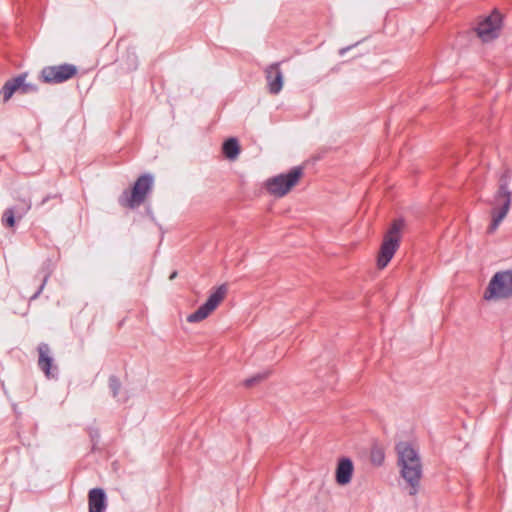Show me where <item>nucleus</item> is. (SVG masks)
I'll return each instance as SVG.
<instances>
[{"instance_id": "obj_19", "label": "nucleus", "mask_w": 512, "mask_h": 512, "mask_svg": "<svg viewBox=\"0 0 512 512\" xmlns=\"http://www.w3.org/2000/svg\"><path fill=\"white\" fill-rule=\"evenodd\" d=\"M23 93L35 92L37 91V86L31 83H25L23 80V85L20 86V89Z\"/></svg>"}, {"instance_id": "obj_20", "label": "nucleus", "mask_w": 512, "mask_h": 512, "mask_svg": "<svg viewBox=\"0 0 512 512\" xmlns=\"http://www.w3.org/2000/svg\"><path fill=\"white\" fill-rule=\"evenodd\" d=\"M46 280H47V278H45V279H44V281H43L42 285L40 286V288H39V290L37 291V293L33 296V298H36V297L41 293V291H42V289H43V287H44V285H45V283H46Z\"/></svg>"}, {"instance_id": "obj_4", "label": "nucleus", "mask_w": 512, "mask_h": 512, "mask_svg": "<svg viewBox=\"0 0 512 512\" xmlns=\"http://www.w3.org/2000/svg\"><path fill=\"white\" fill-rule=\"evenodd\" d=\"M504 24V15L493 9L489 14L478 17L473 31L483 44L491 43L499 38Z\"/></svg>"}, {"instance_id": "obj_13", "label": "nucleus", "mask_w": 512, "mask_h": 512, "mask_svg": "<svg viewBox=\"0 0 512 512\" xmlns=\"http://www.w3.org/2000/svg\"><path fill=\"white\" fill-rule=\"evenodd\" d=\"M89 512H103L106 508V495L103 489L93 488L88 494Z\"/></svg>"}, {"instance_id": "obj_9", "label": "nucleus", "mask_w": 512, "mask_h": 512, "mask_svg": "<svg viewBox=\"0 0 512 512\" xmlns=\"http://www.w3.org/2000/svg\"><path fill=\"white\" fill-rule=\"evenodd\" d=\"M227 289L224 285L218 287L207 299V301L201 305L194 313L187 317V321L190 323H196L207 318L222 302L226 295Z\"/></svg>"}, {"instance_id": "obj_21", "label": "nucleus", "mask_w": 512, "mask_h": 512, "mask_svg": "<svg viewBox=\"0 0 512 512\" xmlns=\"http://www.w3.org/2000/svg\"><path fill=\"white\" fill-rule=\"evenodd\" d=\"M176 277H177V271H174V272H172V273L170 274V276H169V280H173V279H175Z\"/></svg>"}, {"instance_id": "obj_1", "label": "nucleus", "mask_w": 512, "mask_h": 512, "mask_svg": "<svg viewBox=\"0 0 512 512\" xmlns=\"http://www.w3.org/2000/svg\"><path fill=\"white\" fill-rule=\"evenodd\" d=\"M401 476L409 486V493L416 494L422 477V463L418 449L410 442L396 446Z\"/></svg>"}, {"instance_id": "obj_18", "label": "nucleus", "mask_w": 512, "mask_h": 512, "mask_svg": "<svg viewBox=\"0 0 512 512\" xmlns=\"http://www.w3.org/2000/svg\"><path fill=\"white\" fill-rule=\"evenodd\" d=\"M384 460V452L382 449H375L372 452V461L380 465Z\"/></svg>"}, {"instance_id": "obj_10", "label": "nucleus", "mask_w": 512, "mask_h": 512, "mask_svg": "<svg viewBox=\"0 0 512 512\" xmlns=\"http://www.w3.org/2000/svg\"><path fill=\"white\" fill-rule=\"evenodd\" d=\"M354 465L350 458L340 457L335 468V481L340 486H346L352 481Z\"/></svg>"}, {"instance_id": "obj_8", "label": "nucleus", "mask_w": 512, "mask_h": 512, "mask_svg": "<svg viewBox=\"0 0 512 512\" xmlns=\"http://www.w3.org/2000/svg\"><path fill=\"white\" fill-rule=\"evenodd\" d=\"M77 73L78 69L73 64L51 65L41 70L39 79L46 84H60L72 79Z\"/></svg>"}, {"instance_id": "obj_15", "label": "nucleus", "mask_w": 512, "mask_h": 512, "mask_svg": "<svg viewBox=\"0 0 512 512\" xmlns=\"http://www.w3.org/2000/svg\"><path fill=\"white\" fill-rule=\"evenodd\" d=\"M26 79V74H21L11 80H8L1 89V94L3 96V101L7 102L12 95L20 89V86L23 85V80Z\"/></svg>"}, {"instance_id": "obj_5", "label": "nucleus", "mask_w": 512, "mask_h": 512, "mask_svg": "<svg viewBox=\"0 0 512 512\" xmlns=\"http://www.w3.org/2000/svg\"><path fill=\"white\" fill-rule=\"evenodd\" d=\"M512 297V269L497 271L489 280L484 292L483 300L496 302Z\"/></svg>"}, {"instance_id": "obj_2", "label": "nucleus", "mask_w": 512, "mask_h": 512, "mask_svg": "<svg viewBox=\"0 0 512 512\" xmlns=\"http://www.w3.org/2000/svg\"><path fill=\"white\" fill-rule=\"evenodd\" d=\"M303 177L304 168L295 166L268 178L263 182V190L273 198H284L300 184Z\"/></svg>"}, {"instance_id": "obj_12", "label": "nucleus", "mask_w": 512, "mask_h": 512, "mask_svg": "<svg viewBox=\"0 0 512 512\" xmlns=\"http://www.w3.org/2000/svg\"><path fill=\"white\" fill-rule=\"evenodd\" d=\"M266 81L270 93L277 94L280 92L283 85V76L277 65H271L266 70Z\"/></svg>"}, {"instance_id": "obj_7", "label": "nucleus", "mask_w": 512, "mask_h": 512, "mask_svg": "<svg viewBox=\"0 0 512 512\" xmlns=\"http://www.w3.org/2000/svg\"><path fill=\"white\" fill-rule=\"evenodd\" d=\"M512 202V192L507 184L500 185L492 201L491 223L488 233L492 234L498 228L501 221L506 217Z\"/></svg>"}, {"instance_id": "obj_6", "label": "nucleus", "mask_w": 512, "mask_h": 512, "mask_svg": "<svg viewBox=\"0 0 512 512\" xmlns=\"http://www.w3.org/2000/svg\"><path fill=\"white\" fill-rule=\"evenodd\" d=\"M153 186V176L150 174L141 175L134 183L132 190H125L119 197V204L123 207L135 209L146 199Z\"/></svg>"}, {"instance_id": "obj_22", "label": "nucleus", "mask_w": 512, "mask_h": 512, "mask_svg": "<svg viewBox=\"0 0 512 512\" xmlns=\"http://www.w3.org/2000/svg\"><path fill=\"white\" fill-rule=\"evenodd\" d=\"M269 376V372L263 373L261 376H258V379H266Z\"/></svg>"}, {"instance_id": "obj_16", "label": "nucleus", "mask_w": 512, "mask_h": 512, "mask_svg": "<svg viewBox=\"0 0 512 512\" xmlns=\"http://www.w3.org/2000/svg\"><path fill=\"white\" fill-rule=\"evenodd\" d=\"M30 207L29 203H24L19 210H15L14 208L6 209L2 216V223L7 227H13L15 225V215L18 213V217L21 218Z\"/></svg>"}, {"instance_id": "obj_14", "label": "nucleus", "mask_w": 512, "mask_h": 512, "mask_svg": "<svg viewBox=\"0 0 512 512\" xmlns=\"http://www.w3.org/2000/svg\"><path fill=\"white\" fill-rule=\"evenodd\" d=\"M221 152L225 159L231 162L236 161L241 152L238 139L235 137L226 139L222 144Z\"/></svg>"}, {"instance_id": "obj_3", "label": "nucleus", "mask_w": 512, "mask_h": 512, "mask_svg": "<svg viewBox=\"0 0 512 512\" xmlns=\"http://www.w3.org/2000/svg\"><path fill=\"white\" fill-rule=\"evenodd\" d=\"M405 221L402 218L391 222L383 235V239L376 256V267L383 270L394 257L400 247L402 233L405 228Z\"/></svg>"}, {"instance_id": "obj_11", "label": "nucleus", "mask_w": 512, "mask_h": 512, "mask_svg": "<svg viewBox=\"0 0 512 512\" xmlns=\"http://www.w3.org/2000/svg\"><path fill=\"white\" fill-rule=\"evenodd\" d=\"M38 366L44 372L47 378H54L56 376L57 368H53V358L50 356V348L48 344L41 343L38 346Z\"/></svg>"}, {"instance_id": "obj_23", "label": "nucleus", "mask_w": 512, "mask_h": 512, "mask_svg": "<svg viewBox=\"0 0 512 512\" xmlns=\"http://www.w3.org/2000/svg\"><path fill=\"white\" fill-rule=\"evenodd\" d=\"M253 381H254V378L247 379V380L245 381V385H246V386H250V385L253 383Z\"/></svg>"}, {"instance_id": "obj_17", "label": "nucleus", "mask_w": 512, "mask_h": 512, "mask_svg": "<svg viewBox=\"0 0 512 512\" xmlns=\"http://www.w3.org/2000/svg\"><path fill=\"white\" fill-rule=\"evenodd\" d=\"M109 388L112 392L113 397H117L121 388V383L116 376H111L109 378Z\"/></svg>"}]
</instances>
